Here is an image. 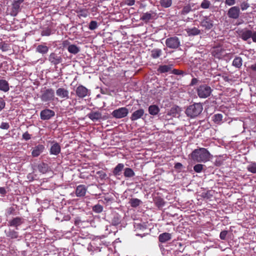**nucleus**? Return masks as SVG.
<instances>
[{"mask_svg":"<svg viewBox=\"0 0 256 256\" xmlns=\"http://www.w3.org/2000/svg\"><path fill=\"white\" fill-rule=\"evenodd\" d=\"M242 58L240 57L236 56L234 58L232 64L236 68H240L242 66Z\"/></svg>","mask_w":256,"mask_h":256,"instance_id":"35","label":"nucleus"},{"mask_svg":"<svg viewBox=\"0 0 256 256\" xmlns=\"http://www.w3.org/2000/svg\"><path fill=\"white\" fill-rule=\"evenodd\" d=\"M75 92L76 96L78 98H83L90 95V90L82 84L76 88Z\"/></svg>","mask_w":256,"mask_h":256,"instance_id":"6","label":"nucleus"},{"mask_svg":"<svg viewBox=\"0 0 256 256\" xmlns=\"http://www.w3.org/2000/svg\"><path fill=\"white\" fill-rule=\"evenodd\" d=\"M198 82V80L196 78H193L190 82V86H192L196 84Z\"/></svg>","mask_w":256,"mask_h":256,"instance_id":"60","label":"nucleus"},{"mask_svg":"<svg viewBox=\"0 0 256 256\" xmlns=\"http://www.w3.org/2000/svg\"><path fill=\"white\" fill-rule=\"evenodd\" d=\"M240 8L238 6H233L228 9L227 12V16L230 18L236 20L240 15Z\"/></svg>","mask_w":256,"mask_h":256,"instance_id":"7","label":"nucleus"},{"mask_svg":"<svg viewBox=\"0 0 256 256\" xmlns=\"http://www.w3.org/2000/svg\"><path fill=\"white\" fill-rule=\"evenodd\" d=\"M55 112L54 110L46 108L42 110L40 112V117L42 120H48L54 116Z\"/></svg>","mask_w":256,"mask_h":256,"instance_id":"11","label":"nucleus"},{"mask_svg":"<svg viewBox=\"0 0 256 256\" xmlns=\"http://www.w3.org/2000/svg\"><path fill=\"white\" fill-rule=\"evenodd\" d=\"M134 231L143 230L146 228V226L142 224L139 220H136L133 223Z\"/></svg>","mask_w":256,"mask_h":256,"instance_id":"26","label":"nucleus"},{"mask_svg":"<svg viewBox=\"0 0 256 256\" xmlns=\"http://www.w3.org/2000/svg\"><path fill=\"white\" fill-rule=\"evenodd\" d=\"M254 42H256V32L252 31V36H251Z\"/></svg>","mask_w":256,"mask_h":256,"instance_id":"61","label":"nucleus"},{"mask_svg":"<svg viewBox=\"0 0 256 256\" xmlns=\"http://www.w3.org/2000/svg\"><path fill=\"white\" fill-rule=\"evenodd\" d=\"M238 35L244 40H247L252 36V31L248 30H242L239 32Z\"/></svg>","mask_w":256,"mask_h":256,"instance_id":"21","label":"nucleus"},{"mask_svg":"<svg viewBox=\"0 0 256 256\" xmlns=\"http://www.w3.org/2000/svg\"><path fill=\"white\" fill-rule=\"evenodd\" d=\"M174 168L178 170V172H180L183 168L182 164L180 162H176L174 166Z\"/></svg>","mask_w":256,"mask_h":256,"instance_id":"53","label":"nucleus"},{"mask_svg":"<svg viewBox=\"0 0 256 256\" xmlns=\"http://www.w3.org/2000/svg\"><path fill=\"white\" fill-rule=\"evenodd\" d=\"M134 176V171L131 169L129 168V178L132 177Z\"/></svg>","mask_w":256,"mask_h":256,"instance_id":"63","label":"nucleus"},{"mask_svg":"<svg viewBox=\"0 0 256 256\" xmlns=\"http://www.w3.org/2000/svg\"><path fill=\"white\" fill-rule=\"evenodd\" d=\"M80 16H82L84 18H86L88 16V12L86 10H81L80 12Z\"/></svg>","mask_w":256,"mask_h":256,"instance_id":"57","label":"nucleus"},{"mask_svg":"<svg viewBox=\"0 0 256 256\" xmlns=\"http://www.w3.org/2000/svg\"><path fill=\"white\" fill-rule=\"evenodd\" d=\"M129 203L131 206L133 208L138 207L140 204H142V202L138 198H132L130 200Z\"/></svg>","mask_w":256,"mask_h":256,"instance_id":"38","label":"nucleus"},{"mask_svg":"<svg viewBox=\"0 0 256 256\" xmlns=\"http://www.w3.org/2000/svg\"><path fill=\"white\" fill-rule=\"evenodd\" d=\"M160 109L156 105H151L148 107V112L152 116L156 115L160 112Z\"/></svg>","mask_w":256,"mask_h":256,"instance_id":"30","label":"nucleus"},{"mask_svg":"<svg viewBox=\"0 0 256 256\" xmlns=\"http://www.w3.org/2000/svg\"><path fill=\"white\" fill-rule=\"evenodd\" d=\"M98 27V23L95 20H92L90 22L89 24L88 28L90 30H94L96 29Z\"/></svg>","mask_w":256,"mask_h":256,"instance_id":"48","label":"nucleus"},{"mask_svg":"<svg viewBox=\"0 0 256 256\" xmlns=\"http://www.w3.org/2000/svg\"><path fill=\"white\" fill-rule=\"evenodd\" d=\"M36 50L37 52L44 54L48 52V48L45 45L40 44L36 47Z\"/></svg>","mask_w":256,"mask_h":256,"instance_id":"34","label":"nucleus"},{"mask_svg":"<svg viewBox=\"0 0 256 256\" xmlns=\"http://www.w3.org/2000/svg\"><path fill=\"white\" fill-rule=\"evenodd\" d=\"M162 54V50L160 48H154L150 52V56L154 59L160 58Z\"/></svg>","mask_w":256,"mask_h":256,"instance_id":"27","label":"nucleus"},{"mask_svg":"<svg viewBox=\"0 0 256 256\" xmlns=\"http://www.w3.org/2000/svg\"><path fill=\"white\" fill-rule=\"evenodd\" d=\"M124 165L122 164H118L113 170V174L115 176H120L124 170Z\"/></svg>","mask_w":256,"mask_h":256,"instance_id":"31","label":"nucleus"},{"mask_svg":"<svg viewBox=\"0 0 256 256\" xmlns=\"http://www.w3.org/2000/svg\"><path fill=\"white\" fill-rule=\"evenodd\" d=\"M204 165L202 164H196L194 167V170L196 172H200L203 169Z\"/></svg>","mask_w":256,"mask_h":256,"instance_id":"47","label":"nucleus"},{"mask_svg":"<svg viewBox=\"0 0 256 256\" xmlns=\"http://www.w3.org/2000/svg\"><path fill=\"white\" fill-rule=\"evenodd\" d=\"M68 50L69 52L75 54L80 52V48L75 44H71L68 46Z\"/></svg>","mask_w":256,"mask_h":256,"instance_id":"37","label":"nucleus"},{"mask_svg":"<svg viewBox=\"0 0 256 256\" xmlns=\"http://www.w3.org/2000/svg\"><path fill=\"white\" fill-rule=\"evenodd\" d=\"M104 200L106 202H111L112 200V198H110L108 196H104Z\"/></svg>","mask_w":256,"mask_h":256,"instance_id":"64","label":"nucleus"},{"mask_svg":"<svg viewBox=\"0 0 256 256\" xmlns=\"http://www.w3.org/2000/svg\"><path fill=\"white\" fill-rule=\"evenodd\" d=\"M246 168L248 172L253 174H256V162H250Z\"/></svg>","mask_w":256,"mask_h":256,"instance_id":"39","label":"nucleus"},{"mask_svg":"<svg viewBox=\"0 0 256 256\" xmlns=\"http://www.w3.org/2000/svg\"><path fill=\"white\" fill-rule=\"evenodd\" d=\"M200 24L206 30H210L214 26L213 18L210 16H204Z\"/></svg>","mask_w":256,"mask_h":256,"instance_id":"9","label":"nucleus"},{"mask_svg":"<svg viewBox=\"0 0 256 256\" xmlns=\"http://www.w3.org/2000/svg\"><path fill=\"white\" fill-rule=\"evenodd\" d=\"M172 74L175 75L180 76H184L187 74V72L186 71L174 68L172 69Z\"/></svg>","mask_w":256,"mask_h":256,"instance_id":"40","label":"nucleus"},{"mask_svg":"<svg viewBox=\"0 0 256 256\" xmlns=\"http://www.w3.org/2000/svg\"><path fill=\"white\" fill-rule=\"evenodd\" d=\"M160 4L162 6L167 8H169L172 6V0H160Z\"/></svg>","mask_w":256,"mask_h":256,"instance_id":"42","label":"nucleus"},{"mask_svg":"<svg viewBox=\"0 0 256 256\" xmlns=\"http://www.w3.org/2000/svg\"><path fill=\"white\" fill-rule=\"evenodd\" d=\"M96 174L98 175L100 178L102 180L104 179L106 176V174L102 170L97 172Z\"/></svg>","mask_w":256,"mask_h":256,"instance_id":"52","label":"nucleus"},{"mask_svg":"<svg viewBox=\"0 0 256 256\" xmlns=\"http://www.w3.org/2000/svg\"><path fill=\"white\" fill-rule=\"evenodd\" d=\"M38 168L40 172L46 174L48 171V164L44 162H42L38 165Z\"/></svg>","mask_w":256,"mask_h":256,"instance_id":"32","label":"nucleus"},{"mask_svg":"<svg viewBox=\"0 0 256 256\" xmlns=\"http://www.w3.org/2000/svg\"><path fill=\"white\" fill-rule=\"evenodd\" d=\"M211 2L208 0H203L200 4V8L204 9H208L210 8Z\"/></svg>","mask_w":256,"mask_h":256,"instance_id":"43","label":"nucleus"},{"mask_svg":"<svg viewBox=\"0 0 256 256\" xmlns=\"http://www.w3.org/2000/svg\"><path fill=\"white\" fill-rule=\"evenodd\" d=\"M24 1V0H16L13 2L12 4V9L10 13L12 16H16L20 11V5Z\"/></svg>","mask_w":256,"mask_h":256,"instance_id":"8","label":"nucleus"},{"mask_svg":"<svg viewBox=\"0 0 256 256\" xmlns=\"http://www.w3.org/2000/svg\"><path fill=\"white\" fill-rule=\"evenodd\" d=\"M195 5L196 4L194 3L189 2L188 4L183 7L182 10L180 12V14L184 16L190 12L192 10V8H194Z\"/></svg>","mask_w":256,"mask_h":256,"instance_id":"23","label":"nucleus"},{"mask_svg":"<svg viewBox=\"0 0 256 256\" xmlns=\"http://www.w3.org/2000/svg\"><path fill=\"white\" fill-rule=\"evenodd\" d=\"M121 220V216L118 214H115L112 220V224L114 226H117L120 223Z\"/></svg>","mask_w":256,"mask_h":256,"instance_id":"36","label":"nucleus"},{"mask_svg":"<svg viewBox=\"0 0 256 256\" xmlns=\"http://www.w3.org/2000/svg\"><path fill=\"white\" fill-rule=\"evenodd\" d=\"M166 45L170 48L176 49L180 45V40L177 36L168 38L166 40Z\"/></svg>","mask_w":256,"mask_h":256,"instance_id":"4","label":"nucleus"},{"mask_svg":"<svg viewBox=\"0 0 256 256\" xmlns=\"http://www.w3.org/2000/svg\"><path fill=\"white\" fill-rule=\"evenodd\" d=\"M173 68L174 64H169L167 65L161 64L158 66L157 71L160 74L166 73L168 72H170V73H172Z\"/></svg>","mask_w":256,"mask_h":256,"instance_id":"14","label":"nucleus"},{"mask_svg":"<svg viewBox=\"0 0 256 256\" xmlns=\"http://www.w3.org/2000/svg\"><path fill=\"white\" fill-rule=\"evenodd\" d=\"M15 212V209L13 207H10L8 208V214H9V215H10V214H14V212Z\"/></svg>","mask_w":256,"mask_h":256,"instance_id":"59","label":"nucleus"},{"mask_svg":"<svg viewBox=\"0 0 256 256\" xmlns=\"http://www.w3.org/2000/svg\"><path fill=\"white\" fill-rule=\"evenodd\" d=\"M87 116L92 121H97L102 118V113L100 112H92L88 114Z\"/></svg>","mask_w":256,"mask_h":256,"instance_id":"22","label":"nucleus"},{"mask_svg":"<svg viewBox=\"0 0 256 256\" xmlns=\"http://www.w3.org/2000/svg\"><path fill=\"white\" fill-rule=\"evenodd\" d=\"M144 114V110L142 109H140L135 111L131 116V120H136L141 118Z\"/></svg>","mask_w":256,"mask_h":256,"instance_id":"28","label":"nucleus"},{"mask_svg":"<svg viewBox=\"0 0 256 256\" xmlns=\"http://www.w3.org/2000/svg\"><path fill=\"white\" fill-rule=\"evenodd\" d=\"M9 84L5 80H0V90L7 92L9 90Z\"/></svg>","mask_w":256,"mask_h":256,"instance_id":"29","label":"nucleus"},{"mask_svg":"<svg viewBox=\"0 0 256 256\" xmlns=\"http://www.w3.org/2000/svg\"><path fill=\"white\" fill-rule=\"evenodd\" d=\"M172 238V235L168 232H164L160 234L158 236V240L162 243L166 242Z\"/></svg>","mask_w":256,"mask_h":256,"instance_id":"25","label":"nucleus"},{"mask_svg":"<svg viewBox=\"0 0 256 256\" xmlns=\"http://www.w3.org/2000/svg\"><path fill=\"white\" fill-rule=\"evenodd\" d=\"M44 146L43 144H39L36 146L32 152V156L33 157H38L44 152Z\"/></svg>","mask_w":256,"mask_h":256,"instance_id":"17","label":"nucleus"},{"mask_svg":"<svg viewBox=\"0 0 256 256\" xmlns=\"http://www.w3.org/2000/svg\"><path fill=\"white\" fill-rule=\"evenodd\" d=\"M22 138L26 140H28L31 138V134H29L28 132H26L23 134Z\"/></svg>","mask_w":256,"mask_h":256,"instance_id":"56","label":"nucleus"},{"mask_svg":"<svg viewBox=\"0 0 256 256\" xmlns=\"http://www.w3.org/2000/svg\"><path fill=\"white\" fill-rule=\"evenodd\" d=\"M212 90L206 84H200L196 89L197 94L199 98H206L212 94Z\"/></svg>","mask_w":256,"mask_h":256,"instance_id":"3","label":"nucleus"},{"mask_svg":"<svg viewBox=\"0 0 256 256\" xmlns=\"http://www.w3.org/2000/svg\"><path fill=\"white\" fill-rule=\"evenodd\" d=\"M52 34V30L49 28L43 30L41 32V35L42 36H49Z\"/></svg>","mask_w":256,"mask_h":256,"instance_id":"46","label":"nucleus"},{"mask_svg":"<svg viewBox=\"0 0 256 256\" xmlns=\"http://www.w3.org/2000/svg\"><path fill=\"white\" fill-rule=\"evenodd\" d=\"M4 233L8 238L10 239H16L18 237V232L14 230L8 229L5 230Z\"/></svg>","mask_w":256,"mask_h":256,"instance_id":"24","label":"nucleus"},{"mask_svg":"<svg viewBox=\"0 0 256 256\" xmlns=\"http://www.w3.org/2000/svg\"><path fill=\"white\" fill-rule=\"evenodd\" d=\"M49 61L54 65H56L62 62V58L60 56L52 52L51 53L48 57Z\"/></svg>","mask_w":256,"mask_h":256,"instance_id":"19","label":"nucleus"},{"mask_svg":"<svg viewBox=\"0 0 256 256\" xmlns=\"http://www.w3.org/2000/svg\"><path fill=\"white\" fill-rule=\"evenodd\" d=\"M87 188L84 184H80L77 186L76 190V195L78 197H83L86 195Z\"/></svg>","mask_w":256,"mask_h":256,"instance_id":"20","label":"nucleus"},{"mask_svg":"<svg viewBox=\"0 0 256 256\" xmlns=\"http://www.w3.org/2000/svg\"><path fill=\"white\" fill-rule=\"evenodd\" d=\"M128 114V110L126 108H119L114 110L112 112L113 116L118 118L125 117Z\"/></svg>","mask_w":256,"mask_h":256,"instance_id":"10","label":"nucleus"},{"mask_svg":"<svg viewBox=\"0 0 256 256\" xmlns=\"http://www.w3.org/2000/svg\"><path fill=\"white\" fill-rule=\"evenodd\" d=\"M56 94L60 98L64 100L69 98V92L68 90L64 88H60L56 90Z\"/></svg>","mask_w":256,"mask_h":256,"instance_id":"15","label":"nucleus"},{"mask_svg":"<svg viewBox=\"0 0 256 256\" xmlns=\"http://www.w3.org/2000/svg\"><path fill=\"white\" fill-rule=\"evenodd\" d=\"M224 2L226 5L232 6L236 4V0H226Z\"/></svg>","mask_w":256,"mask_h":256,"instance_id":"55","label":"nucleus"},{"mask_svg":"<svg viewBox=\"0 0 256 256\" xmlns=\"http://www.w3.org/2000/svg\"><path fill=\"white\" fill-rule=\"evenodd\" d=\"M10 46L6 43H1L0 44V49L3 52H6L9 50Z\"/></svg>","mask_w":256,"mask_h":256,"instance_id":"49","label":"nucleus"},{"mask_svg":"<svg viewBox=\"0 0 256 256\" xmlns=\"http://www.w3.org/2000/svg\"><path fill=\"white\" fill-rule=\"evenodd\" d=\"M52 146L50 150V154L58 156L61 152V147L60 144L54 140L50 142Z\"/></svg>","mask_w":256,"mask_h":256,"instance_id":"13","label":"nucleus"},{"mask_svg":"<svg viewBox=\"0 0 256 256\" xmlns=\"http://www.w3.org/2000/svg\"><path fill=\"white\" fill-rule=\"evenodd\" d=\"M92 210L96 213H100L103 210V206L100 204H97L92 207Z\"/></svg>","mask_w":256,"mask_h":256,"instance_id":"44","label":"nucleus"},{"mask_svg":"<svg viewBox=\"0 0 256 256\" xmlns=\"http://www.w3.org/2000/svg\"><path fill=\"white\" fill-rule=\"evenodd\" d=\"M6 102L4 100L1 98H0V112L4 108Z\"/></svg>","mask_w":256,"mask_h":256,"instance_id":"58","label":"nucleus"},{"mask_svg":"<svg viewBox=\"0 0 256 256\" xmlns=\"http://www.w3.org/2000/svg\"><path fill=\"white\" fill-rule=\"evenodd\" d=\"M203 106L201 103H194L187 107L185 112L188 117L195 118L201 114Z\"/></svg>","mask_w":256,"mask_h":256,"instance_id":"2","label":"nucleus"},{"mask_svg":"<svg viewBox=\"0 0 256 256\" xmlns=\"http://www.w3.org/2000/svg\"><path fill=\"white\" fill-rule=\"evenodd\" d=\"M156 14L153 11H150L146 13H144L140 17V20L144 22H148L153 20L156 18Z\"/></svg>","mask_w":256,"mask_h":256,"instance_id":"12","label":"nucleus"},{"mask_svg":"<svg viewBox=\"0 0 256 256\" xmlns=\"http://www.w3.org/2000/svg\"><path fill=\"white\" fill-rule=\"evenodd\" d=\"M179 110L180 108L178 106L172 107L170 110V114L172 115L173 116H176L178 114Z\"/></svg>","mask_w":256,"mask_h":256,"instance_id":"45","label":"nucleus"},{"mask_svg":"<svg viewBox=\"0 0 256 256\" xmlns=\"http://www.w3.org/2000/svg\"><path fill=\"white\" fill-rule=\"evenodd\" d=\"M154 202L156 206L159 208H162L165 204V202L160 196H156L154 198Z\"/></svg>","mask_w":256,"mask_h":256,"instance_id":"33","label":"nucleus"},{"mask_svg":"<svg viewBox=\"0 0 256 256\" xmlns=\"http://www.w3.org/2000/svg\"><path fill=\"white\" fill-rule=\"evenodd\" d=\"M54 97V90L52 88H48L43 92L40 96V99L44 102H47L53 100Z\"/></svg>","mask_w":256,"mask_h":256,"instance_id":"5","label":"nucleus"},{"mask_svg":"<svg viewBox=\"0 0 256 256\" xmlns=\"http://www.w3.org/2000/svg\"><path fill=\"white\" fill-rule=\"evenodd\" d=\"M24 223V219L21 217H16L8 222V226L16 227V230H18V227Z\"/></svg>","mask_w":256,"mask_h":256,"instance_id":"16","label":"nucleus"},{"mask_svg":"<svg viewBox=\"0 0 256 256\" xmlns=\"http://www.w3.org/2000/svg\"><path fill=\"white\" fill-rule=\"evenodd\" d=\"M0 128L4 130H8L10 128V124L8 122H2L1 124Z\"/></svg>","mask_w":256,"mask_h":256,"instance_id":"54","label":"nucleus"},{"mask_svg":"<svg viewBox=\"0 0 256 256\" xmlns=\"http://www.w3.org/2000/svg\"><path fill=\"white\" fill-rule=\"evenodd\" d=\"M223 116L222 114H216L213 116V120L216 124H220L222 120Z\"/></svg>","mask_w":256,"mask_h":256,"instance_id":"41","label":"nucleus"},{"mask_svg":"<svg viewBox=\"0 0 256 256\" xmlns=\"http://www.w3.org/2000/svg\"><path fill=\"white\" fill-rule=\"evenodd\" d=\"M187 35L188 36H194L202 34L201 30L196 27L188 28L185 29Z\"/></svg>","mask_w":256,"mask_h":256,"instance_id":"18","label":"nucleus"},{"mask_svg":"<svg viewBox=\"0 0 256 256\" xmlns=\"http://www.w3.org/2000/svg\"><path fill=\"white\" fill-rule=\"evenodd\" d=\"M228 234V230H222L220 232V238L222 240H225L226 239V236Z\"/></svg>","mask_w":256,"mask_h":256,"instance_id":"51","label":"nucleus"},{"mask_svg":"<svg viewBox=\"0 0 256 256\" xmlns=\"http://www.w3.org/2000/svg\"><path fill=\"white\" fill-rule=\"evenodd\" d=\"M190 158L198 162H206L210 160L212 156L207 149L203 148L195 149L190 154Z\"/></svg>","mask_w":256,"mask_h":256,"instance_id":"1","label":"nucleus"},{"mask_svg":"<svg viewBox=\"0 0 256 256\" xmlns=\"http://www.w3.org/2000/svg\"><path fill=\"white\" fill-rule=\"evenodd\" d=\"M250 6V4L246 2H242L240 4V10H244L248 9Z\"/></svg>","mask_w":256,"mask_h":256,"instance_id":"50","label":"nucleus"},{"mask_svg":"<svg viewBox=\"0 0 256 256\" xmlns=\"http://www.w3.org/2000/svg\"><path fill=\"white\" fill-rule=\"evenodd\" d=\"M6 190L4 188L0 187V194L2 195H4V194H6Z\"/></svg>","mask_w":256,"mask_h":256,"instance_id":"62","label":"nucleus"}]
</instances>
